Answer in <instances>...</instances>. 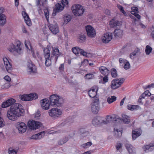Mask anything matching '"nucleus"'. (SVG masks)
I'll return each instance as SVG.
<instances>
[{"label":"nucleus","instance_id":"1","mask_svg":"<svg viewBox=\"0 0 154 154\" xmlns=\"http://www.w3.org/2000/svg\"><path fill=\"white\" fill-rule=\"evenodd\" d=\"M24 112V110L20 104L15 103L8 111L7 115L9 120L15 121L18 117L23 116Z\"/></svg>","mask_w":154,"mask_h":154},{"label":"nucleus","instance_id":"2","mask_svg":"<svg viewBox=\"0 0 154 154\" xmlns=\"http://www.w3.org/2000/svg\"><path fill=\"white\" fill-rule=\"evenodd\" d=\"M49 101L50 105L53 106H61L64 102L63 98L56 94L50 96Z\"/></svg>","mask_w":154,"mask_h":154},{"label":"nucleus","instance_id":"3","mask_svg":"<svg viewBox=\"0 0 154 154\" xmlns=\"http://www.w3.org/2000/svg\"><path fill=\"white\" fill-rule=\"evenodd\" d=\"M72 12L75 16H82L84 13L85 9L83 7L79 4L74 5L72 7Z\"/></svg>","mask_w":154,"mask_h":154},{"label":"nucleus","instance_id":"4","mask_svg":"<svg viewBox=\"0 0 154 154\" xmlns=\"http://www.w3.org/2000/svg\"><path fill=\"white\" fill-rule=\"evenodd\" d=\"M91 110L94 114L98 113L100 110V102L98 97L95 98L91 104Z\"/></svg>","mask_w":154,"mask_h":154},{"label":"nucleus","instance_id":"5","mask_svg":"<svg viewBox=\"0 0 154 154\" xmlns=\"http://www.w3.org/2000/svg\"><path fill=\"white\" fill-rule=\"evenodd\" d=\"M21 44L20 42H18L16 45L12 44L8 48V50L11 52L16 51L19 54H20L22 52L21 47Z\"/></svg>","mask_w":154,"mask_h":154},{"label":"nucleus","instance_id":"6","mask_svg":"<svg viewBox=\"0 0 154 154\" xmlns=\"http://www.w3.org/2000/svg\"><path fill=\"white\" fill-rule=\"evenodd\" d=\"M49 116L53 117H59L62 115V111L58 108H53L49 111Z\"/></svg>","mask_w":154,"mask_h":154},{"label":"nucleus","instance_id":"7","mask_svg":"<svg viewBox=\"0 0 154 154\" xmlns=\"http://www.w3.org/2000/svg\"><path fill=\"white\" fill-rule=\"evenodd\" d=\"M38 95L36 93H31L29 94H24L21 96V99L23 101H29L37 99Z\"/></svg>","mask_w":154,"mask_h":154},{"label":"nucleus","instance_id":"8","mask_svg":"<svg viewBox=\"0 0 154 154\" xmlns=\"http://www.w3.org/2000/svg\"><path fill=\"white\" fill-rule=\"evenodd\" d=\"M25 45L26 48L30 50L34 58H36L37 57L39 58H41L38 52L37 51L35 52L34 51V50L31 46L29 41H26L25 42Z\"/></svg>","mask_w":154,"mask_h":154},{"label":"nucleus","instance_id":"9","mask_svg":"<svg viewBox=\"0 0 154 154\" xmlns=\"http://www.w3.org/2000/svg\"><path fill=\"white\" fill-rule=\"evenodd\" d=\"M124 79H115L112 80L111 83V88L113 89L118 88L123 83Z\"/></svg>","mask_w":154,"mask_h":154},{"label":"nucleus","instance_id":"10","mask_svg":"<svg viewBox=\"0 0 154 154\" xmlns=\"http://www.w3.org/2000/svg\"><path fill=\"white\" fill-rule=\"evenodd\" d=\"M28 126L31 129L34 130L39 128L41 126V123L38 122L33 120L30 121L28 122Z\"/></svg>","mask_w":154,"mask_h":154},{"label":"nucleus","instance_id":"11","mask_svg":"<svg viewBox=\"0 0 154 154\" xmlns=\"http://www.w3.org/2000/svg\"><path fill=\"white\" fill-rule=\"evenodd\" d=\"M88 36L90 37L93 38L96 35V31L94 28L90 25H87L85 27Z\"/></svg>","mask_w":154,"mask_h":154},{"label":"nucleus","instance_id":"12","mask_svg":"<svg viewBox=\"0 0 154 154\" xmlns=\"http://www.w3.org/2000/svg\"><path fill=\"white\" fill-rule=\"evenodd\" d=\"M16 127L19 133H23L26 130L27 126L23 122H18L16 125Z\"/></svg>","mask_w":154,"mask_h":154},{"label":"nucleus","instance_id":"13","mask_svg":"<svg viewBox=\"0 0 154 154\" xmlns=\"http://www.w3.org/2000/svg\"><path fill=\"white\" fill-rule=\"evenodd\" d=\"M112 38V34L111 33H106L101 37L102 42L104 43H107L109 42Z\"/></svg>","mask_w":154,"mask_h":154},{"label":"nucleus","instance_id":"14","mask_svg":"<svg viewBox=\"0 0 154 154\" xmlns=\"http://www.w3.org/2000/svg\"><path fill=\"white\" fill-rule=\"evenodd\" d=\"M3 60L7 71L8 72L10 73L12 69L11 64L9 62L8 59L6 57H3Z\"/></svg>","mask_w":154,"mask_h":154},{"label":"nucleus","instance_id":"15","mask_svg":"<svg viewBox=\"0 0 154 154\" xmlns=\"http://www.w3.org/2000/svg\"><path fill=\"white\" fill-rule=\"evenodd\" d=\"M41 105L42 109L46 110L49 109L50 107L49 101L48 99L45 98L41 100Z\"/></svg>","mask_w":154,"mask_h":154},{"label":"nucleus","instance_id":"16","mask_svg":"<svg viewBox=\"0 0 154 154\" xmlns=\"http://www.w3.org/2000/svg\"><path fill=\"white\" fill-rule=\"evenodd\" d=\"M114 132L116 137H120L122 135V128L120 125H117L114 128Z\"/></svg>","mask_w":154,"mask_h":154},{"label":"nucleus","instance_id":"17","mask_svg":"<svg viewBox=\"0 0 154 154\" xmlns=\"http://www.w3.org/2000/svg\"><path fill=\"white\" fill-rule=\"evenodd\" d=\"M16 102L15 100L13 98H11L8 99L6 101L3 102L2 105V107L3 108H6L10 106L14 105V104Z\"/></svg>","mask_w":154,"mask_h":154},{"label":"nucleus","instance_id":"18","mask_svg":"<svg viewBox=\"0 0 154 154\" xmlns=\"http://www.w3.org/2000/svg\"><path fill=\"white\" fill-rule=\"evenodd\" d=\"M60 54L59 49L57 48H53L51 56L54 57V61L56 63L58 57L60 56Z\"/></svg>","mask_w":154,"mask_h":154},{"label":"nucleus","instance_id":"19","mask_svg":"<svg viewBox=\"0 0 154 154\" xmlns=\"http://www.w3.org/2000/svg\"><path fill=\"white\" fill-rule=\"evenodd\" d=\"M48 26L51 32L54 34H57L59 31V28L57 25L49 24Z\"/></svg>","mask_w":154,"mask_h":154},{"label":"nucleus","instance_id":"20","mask_svg":"<svg viewBox=\"0 0 154 154\" xmlns=\"http://www.w3.org/2000/svg\"><path fill=\"white\" fill-rule=\"evenodd\" d=\"M28 70L30 73H35L37 72L36 66L32 64L31 61L27 64Z\"/></svg>","mask_w":154,"mask_h":154},{"label":"nucleus","instance_id":"21","mask_svg":"<svg viewBox=\"0 0 154 154\" xmlns=\"http://www.w3.org/2000/svg\"><path fill=\"white\" fill-rule=\"evenodd\" d=\"M97 90V88L96 87L95 88H92L91 90H89L88 92V94L90 97L94 98V99L96 97H96V96Z\"/></svg>","mask_w":154,"mask_h":154},{"label":"nucleus","instance_id":"22","mask_svg":"<svg viewBox=\"0 0 154 154\" xmlns=\"http://www.w3.org/2000/svg\"><path fill=\"white\" fill-rule=\"evenodd\" d=\"M3 11L2 8H0V15L3 13ZM6 17L4 14L0 15V26H3L6 23Z\"/></svg>","mask_w":154,"mask_h":154},{"label":"nucleus","instance_id":"23","mask_svg":"<svg viewBox=\"0 0 154 154\" xmlns=\"http://www.w3.org/2000/svg\"><path fill=\"white\" fill-rule=\"evenodd\" d=\"M126 148L129 154H135L136 151L134 148L128 143L127 141L126 142Z\"/></svg>","mask_w":154,"mask_h":154},{"label":"nucleus","instance_id":"24","mask_svg":"<svg viewBox=\"0 0 154 154\" xmlns=\"http://www.w3.org/2000/svg\"><path fill=\"white\" fill-rule=\"evenodd\" d=\"M45 134V131H42L37 134L32 135L30 138L34 140L40 139L44 137Z\"/></svg>","mask_w":154,"mask_h":154},{"label":"nucleus","instance_id":"25","mask_svg":"<svg viewBox=\"0 0 154 154\" xmlns=\"http://www.w3.org/2000/svg\"><path fill=\"white\" fill-rule=\"evenodd\" d=\"M22 15L26 24L28 26H30L31 24V21L28 15L24 11L22 12Z\"/></svg>","mask_w":154,"mask_h":154},{"label":"nucleus","instance_id":"26","mask_svg":"<svg viewBox=\"0 0 154 154\" xmlns=\"http://www.w3.org/2000/svg\"><path fill=\"white\" fill-rule=\"evenodd\" d=\"M140 54V49L138 48H136L135 49L134 51L130 53V57L132 59H134L137 56Z\"/></svg>","mask_w":154,"mask_h":154},{"label":"nucleus","instance_id":"27","mask_svg":"<svg viewBox=\"0 0 154 154\" xmlns=\"http://www.w3.org/2000/svg\"><path fill=\"white\" fill-rule=\"evenodd\" d=\"M101 73L104 75H108L109 73V71L105 67L102 66L99 68Z\"/></svg>","mask_w":154,"mask_h":154},{"label":"nucleus","instance_id":"28","mask_svg":"<svg viewBox=\"0 0 154 154\" xmlns=\"http://www.w3.org/2000/svg\"><path fill=\"white\" fill-rule=\"evenodd\" d=\"M141 133L140 130H136L132 131V138L133 140H135L141 134Z\"/></svg>","mask_w":154,"mask_h":154},{"label":"nucleus","instance_id":"29","mask_svg":"<svg viewBox=\"0 0 154 154\" xmlns=\"http://www.w3.org/2000/svg\"><path fill=\"white\" fill-rule=\"evenodd\" d=\"M121 25V22L118 20H115L114 19L111 20L109 22V25L111 27L113 28L117 26Z\"/></svg>","mask_w":154,"mask_h":154},{"label":"nucleus","instance_id":"30","mask_svg":"<svg viewBox=\"0 0 154 154\" xmlns=\"http://www.w3.org/2000/svg\"><path fill=\"white\" fill-rule=\"evenodd\" d=\"M45 65L47 66H50L51 64L52 61L54 62L55 63L54 61V57L51 56V57H48L47 59L45 58Z\"/></svg>","mask_w":154,"mask_h":154},{"label":"nucleus","instance_id":"31","mask_svg":"<svg viewBox=\"0 0 154 154\" xmlns=\"http://www.w3.org/2000/svg\"><path fill=\"white\" fill-rule=\"evenodd\" d=\"M64 8V6L62 3H57L56 5L55 8L54 9V11L56 12H59L62 11Z\"/></svg>","mask_w":154,"mask_h":154},{"label":"nucleus","instance_id":"32","mask_svg":"<svg viewBox=\"0 0 154 154\" xmlns=\"http://www.w3.org/2000/svg\"><path fill=\"white\" fill-rule=\"evenodd\" d=\"M102 120L100 121V117H94L92 121V124L95 126L103 124Z\"/></svg>","mask_w":154,"mask_h":154},{"label":"nucleus","instance_id":"33","mask_svg":"<svg viewBox=\"0 0 154 154\" xmlns=\"http://www.w3.org/2000/svg\"><path fill=\"white\" fill-rule=\"evenodd\" d=\"M44 56L45 58L46 59L48 57H50V49L48 48H44Z\"/></svg>","mask_w":154,"mask_h":154},{"label":"nucleus","instance_id":"34","mask_svg":"<svg viewBox=\"0 0 154 154\" xmlns=\"http://www.w3.org/2000/svg\"><path fill=\"white\" fill-rule=\"evenodd\" d=\"M114 35L115 37H119L123 35L122 30L120 29H116L114 32Z\"/></svg>","mask_w":154,"mask_h":154},{"label":"nucleus","instance_id":"35","mask_svg":"<svg viewBox=\"0 0 154 154\" xmlns=\"http://www.w3.org/2000/svg\"><path fill=\"white\" fill-rule=\"evenodd\" d=\"M143 149L146 152H149L152 151L154 149V145H146L143 147Z\"/></svg>","mask_w":154,"mask_h":154},{"label":"nucleus","instance_id":"36","mask_svg":"<svg viewBox=\"0 0 154 154\" xmlns=\"http://www.w3.org/2000/svg\"><path fill=\"white\" fill-rule=\"evenodd\" d=\"M116 97L115 96H112L107 98V101L109 104H110L116 101Z\"/></svg>","mask_w":154,"mask_h":154},{"label":"nucleus","instance_id":"37","mask_svg":"<svg viewBox=\"0 0 154 154\" xmlns=\"http://www.w3.org/2000/svg\"><path fill=\"white\" fill-rule=\"evenodd\" d=\"M127 109L133 111L135 109H138L140 108L138 105H129L127 106Z\"/></svg>","mask_w":154,"mask_h":154},{"label":"nucleus","instance_id":"38","mask_svg":"<svg viewBox=\"0 0 154 154\" xmlns=\"http://www.w3.org/2000/svg\"><path fill=\"white\" fill-rule=\"evenodd\" d=\"M112 119V117L110 116H107L106 117V120H102L103 124H107L110 122Z\"/></svg>","mask_w":154,"mask_h":154},{"label":"nucleus","instance_id":"39","mask_svg":"<svg viewBox=\"0 0 154 154\" xmlns=\"http://www.w3.org/2000/svg\"><path fill=\"white\" fill-rule=\"evenodd\" d=\"M81 51V49L77 47H76L72 48V51L75 55H77L79 54Z\"/></svg>","mask_w":154,"mask_h":154},{"label":"nucleus","instance_id":"40","mask_svg":"<svg viewBox=\"0 0 154 154\" xmlns=\"http://www.w3.org/2000/svg\"><path fill=\"white\" fill-rule=\"evenodd\" d=\"M117 150L119 152H122V144L120 142L117 143L116 146Z\"/></svg>","mask_w":154,"mask_h":154},{"label":"nucleus","instance_id":"41","mask_svg":"<svg viewBox=\"0 0 154 154\" xmlns=\"http://www.w3.org/2000/svg\"><path fill=\"white\" fill-rule=\"evenodd\" d=\"M68 140V138L67 137H65L62 139L60 140L58 142V144L61 145L66 143Z\"/></svg>","mask_w":154,"mask_h":154},{"label":"nucleus","instance_id":"42","mask_svg":"<svg viewBox=\"0 0 154 154\" xmlns=\"http://www.w3.org/2000/svg\"><path fill=\"white\" fill-rule=\"evenodd\" d=\"M152 48L149 45L146 46L145 53L146 55H149L152 52Z\"/></svg>","mask_w":154,"mask_h":154},{"label":"nucleus","instance_id":"43","mask_svg":"<svg viewBox=\"0 0 154 154\" xmlns=\"http://www.w3.org/2000/svg\"><path fill=\"white\" fill-rule=\"evenodd\" d=\"M111 74L112 77H116L117 76V73L116 69L114 68L112 69L111 70Z\"/></svg>","mask_w":154,"mask_h":154},{"label":"nucleus","instance_id":"44","mask_svg":"<svg viewBox=\"0 0 154 154\" xmlns=\"http://www.w3.org/2000/svg\"><path fill=\"white\" fill-rule=\"evenodd\" d=\"M119 62L120 66L125 69V60L123 58H120L119 59Z\"/></svg>","mask_w":154,"mask_h":154},{"label":"nucleus","instance_id":"45","mask_svg":"<svg viewBox=\"0 0 154 154\" xmlns=\"http://www.w3.org/2000/svg\"><path fill=\"white\" fill-rule=\"evenodd\" d=\"M108 75H104V77L103 78V80H100L99 81V83H101L103 84H105L109 80Z\"/></svg>","mask_w":154,"mask_h":154},{"label":"nucleus","instance_id":"46","mask_svg":"<svg viewBox=\"0 0 154 154\" xmlns=\"http://www.w3.org/2000/svg\"><path fill=\"white\" fill-rule=\"evenodd\" d=\"M44 11L45 13V18L48 21V18L49 17V13L48 10V9H45L44 10Z\"/></svg>","mask_w":154,"mask_h":154},{"label":"nucleus","instance_id":"47","mask_svg":"<svg viewBox=\"0 0 154 154\" xmlns=\"http://www.w3.org/2000/svg\"><path fill=\"white\" fill-rule=\"evenodd\" d=\"M17 151L14 149L10 148L8 149V153L9 154H16Z\"/></svg>","mask_w":154,"mask_h":154},{"label":"nucleus","instance_id":"48","mask_svg":"<svg viewBox=\"0 0 154 154\" xmlns=\"http://www.w3.org/2000/svg\"><path fill=\"white\" fill-rule=\"evenodd\" d=\"M117 6L118 8L119 9L120 12L125 14V12L124 10V8L120 5H118Z\"/></svg>","mask_w":154,"mask_h":154},{"label":"nucleus","instance_id":"49","mask_svg":"<svg viewBox=\"0 0 154 154\" xmlns=\"http://www.w3.org/2000/svg\"><path fill=\"white\" fill-rule=\"evenodd\" d=\"M71 18L70 16H67L64 18V23L67 24L70 21Z\"/></svg>","mask_w":154,"mask_h":154},{"label":"nucleus","instance_id":"50","mask_svg":"<svg viewBox=\"0 0 154 154\" xmlns=\"http://www.w3.org/2000/svg\"><path fill=\"white\" fill-rule=\"evenodd\" d=\"M131 13L136 17L138 19L140 20V16L137 13H135L133 11H131Z\"/></svg>","mask_w":154,"mask_h":154},{"label":"nucleus","instance_id":"51","mask_svg":"<svg viewBox=\"0 0 154 154\" xmlns=\"http://www.w3.org/2000/svg\"><path fill=\"white\" fill-rule=\"evenodd\" d=\"M94 77V75L92 74H87L85 76V79H90Z\"/></svg>","mask_w":154,"mask_h":154},{"label":"nucleus","instance_id":"52","mask_svg":"<svg viewBox=\"0 0 154 154\" xmlns=\"http://www.w3.org/2000/svg\"><path fill=\"white\" fill-rule=\"evenodd\" d=\"M10 87V84L8 82L5 84L4 85H2L1 87L2 89H7L9 88Z\"/></svg>","mask_w":154,"mask_h":154},{"label":"nucleus","instance_id":"53","mask_svg":"<svg viewBox=\"0 0 154 154\" xmlns=\"http://www.w3.org/2000/svg\"><path fill=\"white\" fill-rule=\"evenodd\" d=\"M80 53L81 54L86 57H87L88 55L89 54V53H86V52L84 51L83 50L81 49L80 52Z\"/></svg>","mask_w":154,"mask_h":154},{"label":"nucleus","instance_id":"54","mask_svg":"<svg viewBox=\"0 0 154 154\" xmlns=\"http://www.w3.org/2000/svg\"><path fill=\"white\" fill-rule=\"evenodd\" d=\"M61 3L64 7L67 5H68V0H62Z\"/></svg>","mask_w":154,"mask_h":154},{"label":"nucleus","instance_id":"55","mask_svg":"<svg viewBox=\"0 0 154 154\" xmlns=\"http://www.w3.org/2000/svg\"><path fill=\"white\" fill-rule=\"evenodd\" d=\"M4 125L5 124L3 119L2 118L0 117V128L3 127Z\"/></svg>","mask_w":154,"mask_h":154},{"label":"nucleus","instance_id":"56","mask_svg":"<svg viewBox=\"0 0 154 154\" xmlns=\"http://www.w3.org/2000/svg\"><path fill=\"white\" fill-rule=\"evenodd\" d=\"M131 67L130 64L127 60H126V69H129Z\"/></svg>","mask_w":154,"mask_h":154},{"label":"nucleus","instance_id":"57","mask_svg":"<svg viewBox=\"0 0 154 154\" xmlns=\"http://www.w3.org/2000/svg\"><path fill=\"white\" fill-rule=\"evenodd\" d=\"M131 11H133L135 13H138V8L137 7H134L131 8Z\"/></svg>","mask_w":154,"mask_h":154},{"label":"nucleus","instance_id":"58","mask_svg":"<svg viewBox=\"0 0 154 154\" xmlns=\"http://www.w3.org/2000/svg\"><path fill=\"white\" fill-rule=\"evenodd\" d=\"M4 79L8 82H10L11 80L10 77L8 75H6L4 77Z\"/></svg>","mask_w":154,"mask_h":154},{"label":"nucleus","instance_id":"59","mask_svg":"<svg viewBox=\"0 0 154 154\" xmlns=\"http://www.w3.org/2000/svg\"><path fill=\"white\" fill-rule=\"evenodd\" d=\"M130 121L128 116L126 115V125L128 124L130 122Z\"/></svg>","mask_w":154,"mask_h":154},{"label":"nucleus","instance_id":"60","mask_svg":"<svg viewBox=\"0 0 154 154\" xmlns=\"http://www.w3.org/2000/svg\"><path fill=\"white\" fill-rule=\"evenodd\" d=\"M125 100V97L123 98L120 101V106H121L123 105L124 104V101Z\"/></svg>","mask_w":154,"mask_h":154},{"label":"nucleus","instance_id":"61","mask_svg":"<svg viewBox=\"0 0 154 154\" xmlns=\"http://www.w3.org/2000/svg\"><path fill=\"white\" fill-rule=\"evenodd\" d=\"M144 93L146 96H150L151 95L150 93L148 90L145 91Z\"/></svg>","mask_w":154,"mask_h":154},{"label":"nucleus","instance_id":"62","mask_svg":"<svg viewBox=\"0 0 154 154\" xmlns=\"http://www.w3.org/2000/svg\"><path fill=\"white\" fill-rule=\"evenodd\" d=\"M40 115V112L39 111H38L35 113V118H38Z\"/></svg>","mask_w":154,"mask_h":154},{"label":"nucleus","instance_id":"63","mask_svg":"<svg viewBox=\"0 0 154 154\" xmlns=\"http://www.w3.org/2000/svg\"><path fill=\"white\" fill-rule=\"evenodd\" d=\"M80 39L82 40H85V37L83 35H81L79 36Z\"/></svg>","mask_w":154,"mask_h":154},{"label":"nucleus","instance_id":"64","mask_svg":"<svg viewBox=\"0 0 154 154\" xmlns=\"http://www.w3.org/2000/svg\"><path fill=\"white\" fill-rule=\"evenodd\" d=\"M105 13L107 15H110V11L106 9L105 11Z\"/></svg>","mask_w":154,"mask_h":154}]
</instances>
